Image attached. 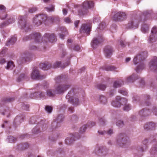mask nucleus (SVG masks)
<instances>
[{
    "label": "nucleus",
    "mask_w": 157,
    "mask_h": 157,
    "mask_svg": "<svg viewBox=\"0 0 157 157\" xmlns=\"http://www.w3.org/2000/svg\"><path fill=\"white\" fill-rule=\"evenodd\" d=\"M105 40L102 35H99L98 36L94 37L91 43V46L93 48H97L99 45L102 42Z\"/></svg>",
    "instance_id": "nucleus-7"
},
{
    "label": "nucleus",
    "mask_w": 157,
    "mask_h": 157,
    "mask_svg": "<svg viewBox=\"0 0 157 157\" xmlns=\"http://www.w3.org/2000/svg\"><path fill=\"white\" fill-rule=\"evenodd\" d=\"M91 27L86 24H82L79 30L80 33H86L87 35H89L91 31Z\"/></svg>",
    "instance_id": "nucleus-17"
},
{
    "label": "nucleus",
    "mask_w": 157,
    "mask_h": 157,
    "mask_svg": "<svg viewBox=\"0 0 157 157\" xmlns=\"http://www.w3.org/2000/svg\"><path fill=\"white\" fill-rule=\"evenodd\" d=\"M147 53L146 51L140 52L135 56L133 59L134 64H136L144 60L147 57Z\"/></svg>",
    "instance_id": "nucleus-6"
},
{
    "label": "nucleus",
    "mask_w": 157,
    "mask_h": 157,
    "mask_svg": "<svg viewBox=\"0 0 157 157\" xmlns=\"http://www.w3.org/2000/svg\"><path fill=\"white\" fill-rule=\"evenodd\" d=\"M104 52L105 56L107 58H110L114 52V50L111 46L108 45L104 48Z\"/></svg>",
    "instance_id": "nucleus-13"
},
{
    "label": "nucleus",
    "mask_w": 157,
    "mask_h": 157,
    "mask_svg": "<svg viewBox=\"0 0 157 157\" xmlns=\"http://www.w3.org/2000/svg\"><path fill=\"white\" fill-rule=\"evenodd\" d=\"M82 6L83 9H90L93 8L94 5L92 1H86L82 4Z\"/></svg>",
    "instance_id": "nucleus-18"
},
{
    "label": "nucleus",
    "mask_w": 157,
    "mask_h": 157,
    "mask_svg": "<svg viewBox=\"0 0 157 157\" xmlns=\"http://www.w3.org/2000/svg\"><path fill=\"white\" fill-rule=\"evenodd\" d=\"M23 119V118L21 117L20 116H17L14 119V122L15 123H17L18 121H19V123L21 122V121H22Z\"/></svg>",
    "instance_id": "nucleus-53"
},
{
    "label": "nucleus",
    "mask_w": 157,
    "mask_h": 157,
    "mask_svg": "<svg viewBox=\"0 0 157 157\" xmlns=\"http://www.w3.org/2000/svg\"><path fill=\"white\" fill-rule=\"evenodd\" d=\"M117 143L121 147H123L129 142V138L126 135L122 133L118 135L117 137Z\"/></svg>",
    "instance_id": "nucleus-4"
},
{
    "label": "nucleus",
    "mask_w": 157,
    "mask_h": 157,
    "mask_svg": "<svg viewBox=\"0 0 157 157\" xmlns=\"http://www.w3.org/2000/svg\"><path fill=\"white\" fill-rule=\"evenodd\" d=\"M71 86L70 85L62 84L56 88V93L60 94L63 93Z\"/></svg>",
    "instance_id": "nucleus-15"
},
{
    "label": "nucleus",
    "mask_w": 157,
    "mask_h": 157,
    "mask_svg": "<svg viewBox=\"0 0 157 157\" xmlns=\"http://www.w3.org/2000/svg\"><path fill=\"white\" fill-rule=\"evenodd\" d=\"M59 29L62 31L63 33H64L65 35H67L68 34V32L65 27H60L59 28Z\"/></svg>",
    "instance_id": "nucleus-49"
},
{
    "label": "nucleus",
    "mask_w": 157,
    "mask_h": 157,
    "mask_svg": "<svg viewBox=\"0 0 157 157\" xmlns=\"http://www.w3.org/2000/svg\"><path fill=\"white\" fill-rule=\"evenodd\" d=\"M36 121V118L35 117H33L30 118L29 123L31 124H34L35 123Z\"/></svg>",
    "instance_id": "nucleus-61"
},
{
    "label": "nucleus",
    "mask_w": 157,
    "mask_h": 157,
    "mask_svg": "<svg viewBox=\"0 0 157 157\" xmlns=\"http://www.w3.org/2000/svg\"><path fill=\"white\" fill-rule=\"evenodd\" d=\"M145 67V65L143 63L140 64L137 66L136 69V71L137 72H138L140 70H142Z\"/></svg>",
    "instance_id": "nucleus-42"
},
{
    "label": "nucleus",
    "mask_w": 157,
    "mask_h": 157,
    "mask_svg": "<svg viewBox=\"0 0 157 157\" xmlns=\"http://www.w3.org/2000/svg\"><path fill=\"white\" fill-rule=\"evenodd\" d=\"M157 40V34L151 33L148 39V41L150 43L155 42Z\"/></svg>",
    "instance_id": "nucleus-25"
},
{
    "label": "nucleus",
    "mask_w": 157,
    "mask_h": 157,
    "mask_svg": "<svg viewBox=\"0 0 157 157\" xmlns=\"http://www.w3.org/2000/svg\"><path fill=\"white\" fill-rule=\"evenodd\" d=\"M7 22H8L9 24L13 23L15 21V19L12 17H10L7 21H6Z\"/></svg>",
    "instance_id": "nucleus-64"
},
{
    "label": "nucleus",
    "mask_w": 157,
    "mask_h": 157,
    "mask_svg": "<svg viewBox=\"0 0 157 157\" xmlns=\"http://www.w3.org/2000/svg\"><path fill=\"white\" fill-rule=\"evenodd\" d=\"M106 85L100 84H98L97 86V88L100 90H105L106 88Z\"/></svg>",
    "instance_id": "nucleus-43"
},
{
    "label": "nucleus",
    "mask_w": 157,
    "mask_h": 157,
    "mask_svg": "<svg viewBox=\"0 0 157 157\" xmlns=\"http://www.w3.org/2000/svg\"><path fill=\"white\" fill-rule=\"evenodd\" d=\"M68 47L71 49H73V50L77 51H79L80 49L79 46L78 45H75L73 47V48L71 47L70 45L68 46Z\"/></svg>",
    "instance_id": "nucleus-50"
},
{
    "label": "nucleus",
    "mask_w": 157,
    "mask_h": 157,
    "mask_svg": "<svg viewBox=\"0 0 157 157\" xmlns=\"http://www.w3.org/2000/svg\"><path fill=\"white\" fill-rule=\"evenodd\" d=\"M52 23L55 22L58 23L60 21L58 17H50V21Z\"/></svg>",
    "instance_id": "nucleus-39"
},
{
    "label": "nucleus",
    "mask_w": 157,
    "mask_h": 157,
    "mask_svg": "<svg viewBox=\"0 0 157 157\" xmlns=\"http://www.w3.org/2000/svg\"><path fill=\"white\" fill-rule=\"evenodd\" d=\"M45 77V75H40L39 71L37 70H33L31 74V78L34 80H42Z\"/></svg>",
    "instance_id": "nucleus-12"
},
{
    "label": "nucleus",
    "mask_w": 157,
    "mask_h": 157,
    "mask_svg": "<svg viewBox=\"0 0 157 157\" xmlns=\"http://www.w3.org/2000/svg\"><path fill=\"white\" fill-rule=\"evenodd\" d=\"M74 94V89L70 90L66 95V98L68 100V101L74 105H77L79 104V100L78 98L73 97Z\"/></svg>",
    "instance_id": "nucleus-5"
},
{
    "label": "nucleus",
    "mask_w": 157,
    "mask_h": 157,
    "mask_svg": "<svg viewBox=\"0 0 157 157\" xmlns=\"http://www.w3.org/2000/svg\"><path fill=\"white\" fill-rule=\"evenodd\" d=\"M141 30L144 33L147 32L149 30V26L145 24L143 25L142 26Z\"/></svg>",
    "instance_id": "nucleus-35"
},
{
    "label": "nucleus",
    "mask_w": 157,
    "mask_h": 157,
    "mask_svg": "<svg viewBox=\"0 0 157 157\" xmlns=\"http://www.w3.org/2000/svg\"><path fill=\"white\" fill-rule=\"evenodd\" d=\"M116 68L114 66H111L105 67L103 69L107 71H112L114 70Z\"/></svg>",
    "instance_id": "nucleus-48"
},
{
    "label": "nucleus",
    "mask_w": 157,
    "mask_h": 157,
    "mask_svg": "<svg viewBox=\"0 0 157 157\" xmlns=\"http://www.w3.org/2000/svg\"><path fill=\"white\" fill-rule=\"evenodd\" d=\"M18 148L21 150H24L28 148L29 147V144L27 143H25L23 144H21L18 145Z\"/></svg>",
    "instance_id": "nucleus-33"
},
{
    "label": "nucleus",
    "mask_w": 157,
    "mask_h": 157,
    "mask_svg": "<svg viewBox=\"0 0 157 157\" xmlns=\"http://www.w3.org/2000/svg\"><path fill=\"white\" fill-rule=\"evenodd\" d=\"M29 107V105L27 104H25L24 103L22 104V109L24 110H28Z\"/></svg>",
    "instance_id": "nucleus-56"
},
{
    "label": "nucleus",
    "mask_w": 157,
    "mask_h": 157,
    "mask_svg": "<svg viewBox=\"0 0 157 157\" xmlns=\"http://www.w3.org/2000/svg\"><path fill=\"white\" fill-rule=\"evenodd\" d=\"M57 41V37L54 33L50 34V43H53Z\"/></svg>",
    "instance_id": "nucleus-31"
},
{
    "label": "nucleus",
    "mask_w": 157,
    "mask_h": 157,
    "mask_svg": "<svg viewBox=\"0 0 157 157\" xmlns=\"http://www.w3.org/2000/svg\"><path fill=\"white\" fill-rule=\"evenodd\" d=\"M18 23L21 29H24L25 32L31 30V28L26 24V17H25L20 16L19 17Z\"/></svg>",
    "instance_id": "nucleus-8"
},
{
    "label": "nucleus",
    "mask_w": 157,
    "mask_h": 157,
    "mask_svg": "<svg viewBox=\"0 0 157 157\" xmlns=\"http://www.w3.org/2000/svg\"><path fill=\"white\" fill-rule=\"evenodd\" d=\"M112 15L113 20L116 21H122L127 18V13L121 11L113 13Z\"/></svg>",
    "instance_id": "nucleus-2"
},
{
    "label": "nucleus",
    "mask_w": 157,
    "mask_h": 157,
    "mask_svg": "<svg viewBox=\"0 0 157 157\" xmlns=\"http://www.w3.org/2000/svg\"><path fill=\"white\" fill-rule=\"evenodd\" d=\"M7 139L8 141L10 143H15L17 140L16 138L12 136H8Z\"/></svg>",
    "instance_id": "nucleus-46"
},
{
    "label": "nucleus",
    "mask_w": 157,
    "mask_h": 157,
    "mask_svg": "<svg viewBox=\"0 0 157 157\" xmlns=\"http://www.w3.org/2000/svg\"><path fill=\"white\" fill-rule=\"evenodd\" d=\"M139 114L140 117L143 119L149 116L150 114V112L148 109H144L139 112Z\"/></svg>",
    "instance_id": "nucleus-19"
},
{
    "label": "nucleus",
    "mask_w": 157,
    "mask_h": 157,
    "mask_svg": "<svg viewBox=\"0 0 157 157\" xmlns=\"http://www.w3.org/2000/svg\"><path fill=\"white\" fill-rule=\"evenodd\" d=\"M64 117L62 114L58 115L56 117L55 121L52 123L51 127L52 129H54L60 126V123L63 121Z\"/></svg>",
    "instance_id": "nucleus-9"
},
{
    "label": "nucleus",
    "mask_w": 157,
    "mask_h": 157,
    "mask_svg": "<svg viewBox=\"0 0 157 157\" xmlns=\"http://www.w3.org/2000/svg\"><path fill=\"white\" fill-rule=\"evenodd\" d=\"M87 128L86 125H84L82 126L80 129L79 132L81 133H82L85 132L86 129Z\"/></svg>",
    "instance_id": "nucleus-52"
},
{
    "label": "nucleus",
    "mask_w": 157,
    "mask_h": 157,
    "mask_svg": "<svg viewBox=\"0 0 157 157\" xmlns=\"http://www.w3.org/2000/svg\"><path fill=\"white\" fill-rule=\"evenodd\" d=\"M33 39L35 42L37 43L41 42V35L40 33L38 32H33L28 36H24L23 40L27 41Z\"/></svg>",
    "instance_id": "nucleus-3"
},
{
    "label": "nucleus",
    "mask_w": 157,
    "mask_h": 157,
    "mask_svg": "<svg viewBox=\"0 0 157 157\" xmlns=\"http://www.w3.org/2000/svg\"><path fill=\"white\" fill-rule=\"evenodd\" d=\"M61 64V62L57 61L53 64L52 66V64H50V68L52 67L53 68H56L59 67Z\"/></svg>",
    "instance_id": "nucleus-40"
},
{
    "label": "nucleus",
    "mask_w": 157,
    "mask_h": 157,
    "mask_svg": "<svg viewBox=\"0 0 157 157\" xmlns=\"http://www.w3.org/2000/svg\"><path fill=\"white\" fill-rule=\"evenodd\" d=\"M127 101L126 102H123V105L124 104V106L123 107V109L124 111H128L131 109V106L129 104H127Z\"/></svg>",
    "instance_id": "nucleus-36"
},
{
    "label": "nucleus",
    "mask_w": 157,
    "mask_h": 157,
    "mask_svg": "<svg viewBox=\"0 0 157 157\" xmlns=\"http://www.w3.org/2000/svg\"><path fill=\"white\" fill-rule=\"evenodd\" d=\"M108 151V149L106 147L101 146L99 147L96 153L99 156H104L107 154Z\"/></svg>",
    "instance_id": "nucleus-16"
},
{
    "label": "nucleus",
    "mask_w": 157,
    "mask_h": 157,
    "mask_svg": "<svg viewBox=\"0 0 157 157\" xmlns=\"http://www.w3.org/2000/svg\"><path fill=\"white\" fill-rule=\"evenodd\" d=\"M116 124L117 126L120 127H122L124 125L123 121L121 120L117 121L116 122Z\"/></svg>",
    "instance_id": "nucleus-54"
},
{
    "label": "nucleus",
    "mask_w": 157,
    "mask_h": 157,
    "mask_svg": "<svg viewBox=\"0 0 157 157\" xmlns=\"http://www.w3.org/2000/svg\"><path fill=\"white\" fill-rule=\"evenodd\" d=\"M99 101L100 102L104 104H105L107 102L106 98L103 95L100 96Z\"/></svg>",
    "instance_id": "nucleus-41"
},
{
    "label": "nucleus",
    "mask_w": 157,
    "mask_h": 157,
    "mask_svg": "<svg viewBox=\"0 0 157 157\" xmlns=\"http://www.w3.org/2000/svg\"><path fill=\"white\" fill-rule=\"evenodd\" d=\"M105 27V22H101L99 25V29L102 30Z\"/></svg>",
    "instance_id": "nucleus-59"
},
{
    "label": "nucleus",
    "mask_w": 157,
    "mask_h": 157,
    "mask_svg": "<svg viewBox=\"0 0 157 157\" xmlns=\"http://www.w3.org/2000/svg\"><path fill=\"white\" fill-rule=\"evenodd\" d=\"M155 127V124L152 122L147 123L145 124L144 128L146 130H152Z\"/></svg>",
    "instance_id": "nucleus-23"
},
{
    "label": "nucleus",
    "mask_w": 157,
    "mask_h": 157,
    "mask_svg": "<svg viewBox=\"0 0 157 157\" xmlns=\"http://www.w3.org/2000/svg\"><path fill=\"white\" fill-rule=\"evenodd\" d=\"M9 22L5 21L0 24V28H3L9 25Z\"/></svg>",
    "instance_id": "nucleus-55"
},
{
    "label": "nucleus",
    "mask_w": 157,
    "mask_h": 157,
    "mask_svg": "<svg viewBox=\"0 0 157 157\" xmlns=\"http://www.w3.org/2000/svg\"><path fill=\"white\" fill-rule=\"evenodd\" d=\"M75 140V136H72V137H68L66 139L65 143L67 145H70L72 144Z\"/></svg>",
    "instance_id": "nucleus-27"
},
{
    "label": "nucleus",
    "mask_w": 157,
    "mask_h": 157,
    "mask_svg": "<svg viewBox=\"0 0 157 157\" xmlns=\"http://www.w3.org/2000/svg\"><path fill=\"white\" fill-rule=\"evenodd\" d=\"M14 100V98H3L1 103L4 105L7 103L12 102Z\"/></svg>",
    "instance_id": "nucleus-24"
},
{
    "label": "nucleus",
    "mask_w": 157,
    "mask_h": 157,
    "mask_svg": "<svg viewBox=\"0 0 157 157\" xmlns=\"http://www.w3.org/2000/svg\"><path fill=\"white\" fill-rule=\"evenodd\" d=\"M41 42L45 43H47L49 41V34L48 33H46L44 34L42 38H41Z\"/></svg>",
    "instance_id": "nucleus-30"
},
{
    "label": "nucleus",
    "mask_w": 157,
    "mask_h": 157,
    "mask_svg": "<svg viewBox=\"0 0 157 157\" xmlns=\"http://www.w3.org/2000/svg\"><path fill=\"white\" fill-rule=\"evenodd\" d=\"M48 19V17L46 14H38L33 18V23L36 26H38L45 22Z\"/></svg>",
    "instance_id": "nucleus-1"
},
{
    "label": "nucleus",
    "mask_w": 157,
    "mask_h": 157,
    "mask_svg": "<svg viewBox=\"0 0 157 157\" xmlns=\"http://www.w3.org/2000/svg\"><path fill=\"white\" fill-rule=\"evenodd\" d=\"M149 67L151 70L157 71V57H154L149 63Z\"/></svg>",
    "instance_id": "nucleus-14"
},
{
    "label": "nucleus",
    "mask_w": 157,
    "mask_h": 157,
    "mask_svg": "<svg viewBox=\"0 0 157 157\" xmlns=\"http://www.w3.org/2000/svg\"><path fill=\"white\" fill-rule=\"evenodd\" d=\"M28 76L27 73H25V74L22 73H21L20 76L18 77L17 79V81L18 82H20L21 80L24 79H27L28 78Z\"/></svg>",
    "instance_id": "nucleus-26"
},
{
    "label": "nucleus",
    "mask_w": 157,
    "mask_h": 157,
    "mask_svg": "<svg viewBox=\"0 0 157 157\" xmlns=\"http://www.w3.org/2000/svg\"><path fill=\"white\" fill-rule=\"evenodd\" d=\"M148 143V140L147 139H145L143 141V145H142L141 147H139L137 148V150L139 152H143L147 148Z\"/></svg>",
    "instance_id": "nucleus-20"
},
{
    "label": "nucleus",
    "mask_w": 157,
    "mask_h": 157,
    "mask_svg": "<svg viewBox=\"0 0 157 157\" xmlns=\"http://www.w3.org/2000/svg\"><path fill=\"white\" fill-rule=\"evenodd\" d=\"M138 78V76L133 74L127 77L126 80V82H133Z\"/></svg>",
    "instance_id": "nucleus-22"
},
{
    "label": "nucleus",
    "mask_w": 157,
    "mask_h": 157,
    "mask_svg": "<svg viewBox=\"0 0 157 157\" xmlns=\"http://www.w3.org/2000/svg\"><path fill=\"white\" fill-rule=\"evenodd\" d=\"M7 16V14L6 12L4 10H2L0 13V19H4Z\"/></svg>",
    "instance_id": "nucleus-45"
},
{
    "label": "nucleus",
    "mask_w": 157,
    "mask_h": 157,
    "mask_svg": "<svg viewBox=\"0 0 157 157\" xmlns=\"http://www.w3.org/2000/svg\"><path fill=\"white\" fill-rule=\"evenodd\" d=\"M151 33L154 34H156L157 33V27L156 26L153 27L151 30Z\"/></svg>",
    "instance_id": "nucleus-57"
},
{
    "label": "nucleus",
    "mask_w": 157,
    "mask_h": 157,
    "mask_svg": "<svg viewBox=\"0 0 157 157\" xmlns=\"http://www.w3.org/2000/svg\"><path fill=\"white\" fill-rule=\"evenodd\" d=\"M88 10H78V15L82 17L86 15L88 13Z\"/></svg>",
    "instance_id": "nucleus-44"
},
{
    "label": "nucleus",
    "mask_w": 157,
    "mask_h": 157,
    "mask_svg": "<svg viewBox=\"0 0 157 157\" xmlns=\"http://www.w3.org/2000/svg\"><path fill=\"white\" fill-rule=\"evenodd\" d=\"M99 120L100 125H105V121L104 117L99 118Z\"/></svg>",
    "instance_id": "nucleus-60"
},
{
    "label": "nucleus",
    "mask_w": 157,
    "mask_h": 157,
    "mask_svg": "<svg viewBox=\"0 0 157 157\" xmlns=\"http://www.w3.org/2000/svg\"><path fill=\"white\" fill-rule=\"evenodd\" d=\"M105 27V22H101L99 25V29L102 30Z\"/></svg>",
    "instance_id": "nucleus-58"
},
{
    "label": "nucleus",
    "mask_w": 157,
    "mask_h": 157,
    "mask_svg": "<svg viewBox=\"0 0 157 157\" xmlns=\"http://www.w3.org/2000/svg\"><path fill=\"white\" fill-rule=\"evenodd\" d=\"M151 154H154L157 152V143L155 146L152 147L150 151Z\"/></svg>",
    "instance_id": "nucleus-47"
},
{
    "label": "nucleus",
    "mask_w": 157,
    "mask_h": 157,
    "mask_svg": "<svg viewBox=\"0 0 157 157\" xmlns=\"http://www.w3.org/2000/svg\"><path fill=\"white\" fill-rule=\"evenodd\" d=\"M100 21V17L98 16H95L93 19V22L95 23Z\"/></svg>",
    "instance_id": "nucleus-62"
},
{
    "label": "nucleus",
    "mask_w": 157,
    "mask_h": 157,
    "mask_svg": "<svg viewBox=\"0 0 157 157\" xmlns=\"http://www.w3.org/2000/svg\"><path fill=\"white\" fill-rule=\"evenodd\" d=\"M71 56H70V58L69 59V60H68L67 62H65L64 63H63V65H61L60 66V67L62 68H64L68 65H69L70 64V62L69 60H70V58H71Z\"/></svg>",
    "instance_id": "nucleus-51"
},
{
    "label": "nucleus",
    "mask_w": 157,
    "mask_h": 157,
    "mask_svg": "<svg viewBox=\"0 0 157 157\" xmlns=\"http://www.w3.org/2000/svg\"><path fill=\"white\" fill-rule=\"evenodd\" d=\"M127 99L124 98H121L120 96H117L116 98V100L112 102V105L115 107H120L121 105H123V102H126Z\"/></svg>",
    "instance_id": "nucleus-11"
},
{
    "label": "nucleus",
    "mask_w": 157,
    "mask_h": 157,
    "mask_svg": "<svg viewBox=\"0 0 157 157\" xmlns=\"http://www.w3.org/2000/svg\"><path fill=\"white\" fill-rule=\"evenodd\" d=\"M14 67V65L13 61H9L7 63V66L6 67V68L7 69L11 70L13 67Z\"/></svg>",
    "instance_id": "nucleus-37"
},
{
    "label": "nucleus",
    "mask_w": 157,
    "mask_h": 157,
    "mask_svg": "<svg viewBox=\"0 0 157 157\" xmlns=\"http://www.w3.org/2000/svg\"><path fill=\"white\" fill-rule=\"evenodd\" d=\"M118 92L124 95H127L128 94L127 92L125 90H119Z\"/></svg>",
    "instance_id": "nucleus-63"
},
{
    "label": "nucleus",
    "mask_w": 157,
    "mask_h": 157,
    "mask_svg": "<svg viewBox=\"0 0 157 157\" xmlns=\"http://www.w3.org/2000/svg\"><path fill=\"white\" fill-rule=\"evenodd\" d=\"M40 67L44 70H48L49 68L48 63L46 62L40 63Z\"/></svg>",
    "instance_id": "nucleus-29"
},
{
    "label": "nucleus",
    "mask_w": 157,
    "mask_h": 157,
    "mask_svg": "<svg viewBox=\"0 0 157 157\" xmlns=\"http://www.w3.org/2000/svg\"><path fill=\"white\" fill-rule=\"evenodd\" d=\"M123 84V82L121 81H115L113 83V87L114 88L119 87Z\"/></svg>",
    "instance_id": "nucleus-32"
},
{
    "label": "nucleus",
    "mask_w": 157,
    "mask_h": 157,
    "mask_svg": "<svg viewBox=\"0 0 157 157\" xmlns=\"http://www.w3.org/2000/svg\"><path fill=\"white\" fill-rule=\"evenodd\" d=\"M138 26V24H134V21L131 20L127 24L126 27L128 29H136Z\"/></svg>",
    "instance_id": "nucleus-21"
},
{
    "label": "nucleus",
    "mask_w": 157,
    "mask_h": 157,
    "mask_svg": "<svg viewBox=\"0 0 157 157\" xmlns=\"http://www.w3.org/2000/svg\"><path fill=\"white\" fill-rule=\"evenodd\" d=\"M41 132L40 128L38 125H37L32 130V133L34 134H36Z\"/></svg>",
    "instance_id": "nucleus-34"
},
{
    "label": "nucleus",
    "mask_w": 157,
    "mask_h": 157,
    "mask_svg": "<svg viewBox=\"0 0 157 157\" xmlns=\"http://www.w3.org/2000/svg\"><path fill=\"white\" fill-rule=\"evenodd\" d=\"M32 55L29 53L25 52L17 60L18 63L21 64L26 62L29 61L31 59Z\"/></svg>",
    "instance_id": "nucleus-10"
},
{
    "label": "nucleus",
    "mask_w": 157,
    "mask_h": 157,
    "mask_svg": "<svg viewBox=\"0 0 157 157\" xmlns=\"http://www.w3.org/2000/svg\"><path fill=\"white\" fill-rule=\"evenodd\" d=\"M17 38L14 36H12L10 39L8 40L6 44V45L7 46L10 45V44H13L16 41Z\"/></svg>",
    "instance_id": "nucleus-28"
},
{
    "label": "nucleus",
    "mask_w": 157,
    "mask_h": 157,
    "mask_svg": "<svg viewBox=\"0 0 157 157\" xmlns=\"http://www.w3.org/2000/svg\"><path fill=\"white\" fill-rule=\"evenodd\" d=\"M42 94L40 93V92H35L31 94L30 95V97L31 98H36L38 97H41V95Z\"/></svg>",
    "instance_id": "nucleus-38"
}]
</instances>
